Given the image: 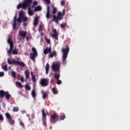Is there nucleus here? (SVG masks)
Listing matches in <instances>:
<instances>
[{
    "instance_id": "nucleus-1",
    "label": "nucleus",
    "mask_w": 130,
    "mask_h": 130,
    "mask_svg": "<svg viewBox=\"0 0 130 130\" xmlns=\"http://www.w3.org/2000/svg\"><path fill=\"white\" fill-rule=\"evenodd\" d=\"M22 20L26 22L28 20V18L25 16L23 11L21 10L19 12V18L17 19V16H15L14 18V22L12 24L13 29H15L17 25H19L20 23H22Z\"/></svg>"
},
{
    "instance_id": "nucleus-2",
    "label": "nucleus",
    "mask_w": 130,
    "mask_h": 130,
    "mask_svg": "<svg viewBox=\"0 0 130 130\" xmlns=\"http://www.w3.org/2000/svg\"><path fill=\"white\" fill-rule=\"evenodd\" d=\"M32 1L33 0H24L23 3L17 5V8L21 9V8H22V9H26L27 7H28V14L29 16H33L34 13H33V11L31 10V7H30Z\"/></svg>"
},
{
    "instance_id": "nucleus-3",
    "label": "nucleus",
    "mask_w": 130,
    "mask_h": 130,
    "mask_svg": "<svg viewBox=\"0 0 130 130\" xmlns=\"http://www.w3.org/2000/svg\"><path fill=\"white\" fill-rule=\"evenodd\" d=\"M8 43L10 44V49L7 51V53H8V55L9 56H11V54H17L18 53V49H15L13 50V48H14V43L12 41V40L10 39V38H9L7 40Z\"/></svg>"
},
{
    "instance_id": "nucleus-4",
    "label": "nucleus",
    "mask_w": 130,
    "mask_h": 130,
    "mask_svg": "<svg viewBox=\"0 0 130 130\" xmlns=\"http://www.w3.org/2000/svg\"><path fill=\"white\" fill-rule=\"evenodd\" d=\"M70 51V48L67 47V48H63L62 49V64H67V57H68V54Z\"/></svg>"
},
{
    "instance_id": "nucleus-5",
    "label": "nucleus",
    "mask_w": 130,
    "mask_h": 130,
    "mask_svg": "<svg viewBox=\"0 0 130 130\" xmlns=\"http://www.w3.org/2000/svg\"><path fill=\"white\" fill-rule=\"evenodd\" d=\"M64 13H65V11L64 10H63L62 12H58L57 16H55V15H53V21H55V22L57 23V24H58V21H60L61 20H62V19H63V16H64Z\"/></svg>"
},
{
    "instance_id": "nucleus-6",
    "label": "nucleus",
    "mask_w": 130,
    "mask_h": 130,
    "mask_svg": "<svg viewBox=\"0 0 130 130\" xmlns=\"http://www.w3.org/2000/svg\"><path fill=\"white\" fill-rule=\"evenodd\" d=\"M17 61L15 59H13L12 60L10 59H8L7 62L9 64H18V66H20L21 67H25V63L23 62L19 61V58H16Z\"/></svg>"
},
{
    "instance_id": "nucleus-7",
    "label": "nucleus",
    "mask_w": 130,
    "mask_h": 130,
    "mask_svg": "<svg viewBox=\"0 0 130 130\" xmlns=\"http://www.w3.org/2000/svg\"><path fill=\"white\" fill-rule=\"evenodd\" d=\"M52 70L57 73L59 72V70H60V63L58 62H54L52 64Z\"/></svg>"
},
{
    "instance_id": "nucleus-8",
    "label": "nucleus",
    "mask_w": 130,
    "mask_h": 130,
    "mask_svg": "<svg viewBox=\"0 0 130 130\" xmlns=\"http://www.w3.org/2000/svg\"><path fill=\"white\" fill-rule=\"evenodd\" d=\"M32 53H30V58L33 60V61H35L36 57L38 56V53L37 52V50L35 47H32L31 49Z\"/></svg>"
},
{
    "instance_id": "nucleus-9",
    "label": "nucleus",
    "mask_w": 130,
    "mask_h": 130,
    "mask_svg": "<svg viewBox=\"0 0 130 130\" xmlns=\"http://www.w3.org/2000/svg\"><path fill=\"white\" fill-rule=\"evenodd\" d=\"M42 113L43 116V124L46 125V114L45 113V111L44 109L42 110Z\"/></svg>"
},
{
    "instance_id": "nucleus-10",
    "label": "nucleus",
    "mask_w": 130,
    "mask_h": 130,
    "mask_svg": "<svg viewBox=\"0 0 130 130\" xmlns=\"http://www.w3.org/2000/svg\"><path fill=\"white\" fill-rule=\"evenodd\" d=\"M18 35L20 37H22L23 39H25V37L27 35V31L20 30L18 32Z\"/></svg>"
},
{
    "instance_id": "nucleus-11",
    "label": "nucleus",
    "mask_w": 130,
    "mask_h": 130,
    "mask_svg": "<svg viewBox=\"0 0 130 130\" xmlns=\"http://www.w3.org/2000/svg\"><path fill=\"white\" fill-rule=\"evenodd\" d=\"M52 34L51 35V36L53 39H55V40H58V38L57 37V32L56 31V30L53 29L52 31Z\"/></svg>"
},
{
    "instance_id": "nucleus-12",
    "label": "nucleus",
    "mask_w": 130,
    "mask_h": 130,
    "mask_svg": "<svg viewBox=\"0 0 130 130\" xmlns=\"http://www.w3.org/2000/svg\"><path fill=\"white\" fill-rule=\"evenodd\" d=\"M41 85L43 87H45L48 85V80L46 79H43L41 81Z\"/></svg>"
},
{
    "instance_id": "nucleus-13",
    "label": "nucleus",
    "mask_w": 130,
    "mask_h": 130,
    "mask_svg": "<svg viewBox=\"0 0 130 130\" xmlns=\"http://www.w3.org/2000/svg\"><path fill=\"white\" fill-rule=\"evenodd\" d=\"M58 117L56 114H54L53 115L51 116V122H54L57 120Z\"/></svg>"
},
{
    "instance_id": "nucleus-14",
    "label": "nucleus",
    "mask_w": 130,
    "mask_h": 130,
    "mask_svg": "<svg viewBox=\"0 0 130 130\" xmlns=\"http://www.w3.org/2000/svg\"><path fill=\"white\" fill-rule=\"evenodd\" d=\"M50 11V7L49 6H47V12L46 15L47 19H49L50 18V14H49V12Z\"/></svg>"
},
{
    "instance_id": "nucleus-15",
    "label": "nucleus",
    "mask_w": 130,
    "mask_h": 130,
    "mask_svg": "<svg viewBox=\"0 0 130 130\" xmlns=\"http://www.w3.org/2000/svg\"><path fill=\"white\" fill-rule=\"evenodd\" d=\"M48 52H51V48H46L44 50V54H47Z\"/></svg>"
},
{
    "instance_id": "nucleus-16",
    "label": "nucleus",
    "mask_w": 130,
    "mask_h": 130,
    "mask_svg": "<svg viewBox=\"0 0 130 130\" xmlns=\"http://www.w3.org/2000/svg\"><path fill=\"white\" fill-rule=\"evenodd\" d=\"M38 20H39V17L37 16H36L35 18L34 22L35 26L37 25V24H38Z\"/></svg>"
},
{
    "instance_id": "nucleus-17",
    "label": "nucleus",
    "mask_w": 130,
    "mask_h": 130,
    "mask_svg": "<svg viewBox=\"0 0 130 130\" xmlns=\"http://www.w3.org/2000/svg\"><path fill=\"white\" fill-rule=\"evenodd\" d=\"M5 96L7 100H9V99L11 98V94H10V93L8 91H6L5 92Z\"/></svg>"
},
{
    "instance_id": "nucleus-18",
    "label": "nucleus",
    "mask_w": 130,
    "mask_h": 130,
    "mask_svg": "<svg viewBox=\"0 0 130 130\" xmlns=\"http://www.w3.org/2000/svg\"><path fill=\"white\" fill-rule=\"evenodd\" d=\"M42 10V7H41V6H39L37 7H36L34 11L35 12H38V11H41Z\"/></svg>"
},
{
    "instance_id": "nucleus-19",
    "label": "nucleus",
    "mask_w": 130,
    "mask_h": 130,
    "mask_svg": "<svg viewBox=\"0 0 130 130\" xmlns=\"http://www.w3.org/2000/svg\"><path fill=\"white\" fill-rule=\"evenodd\" d=\"M5 115H6L8 120H10L11 119H13V117H12V116H11L10 115L9 113H7L5 114Z\"/></svg>"
},
{
    "instance_id": "nucleus-20",
    "label": "nucleus",
    "mask_w": 130,
    "mask_h": 130,
    "mask_svg": "<svg viewBox=\"0 0 130 130\" xmlns=\"http://www.w3.org/2000/svg\"><path fill=\"white\" fill-rule=\"evenodd\" d=\"M45 70L46 74V75H47V74H48V72H49V64H48V63L46 65Z\"/></svg>"
},
{
    "instance_id": "nucleus-21",
    "label": "nucleus",
    "mask_w": 130,
    "mask_h": 130,
    "mask_svg": "<svg viewBox=\"0 0 130 130\" xmlns=\"http://www.w3.org/2000/svg\"><path fill=\"white\" fill-rule=\"evenodd\" d=\"M31 95L34 99L36 98V91L34 89L31 91Z\"/></svg>"
},
{
    "instance_id": "nucleus-22",
    "label": "nucleus",
    "mask_w": 130,
    "mask_h": 130,
    "mask_svg": "<svg viewBox=\"0 0 130 130\" xmlns=\"http://www.w3.org/2000/svg\"><path fill=\"white\" fill-rule=\"evenodd\" d=\"M42 94L43 95V99H46L47 98V93L44 92V91H42Z\"/></svg>"
},
{
    "instance_id": "nucleus-23",
    "label": "nucleus",
    "mask_w": 130,
    "mask_h": 130,
    "mask_svg": "<svg viewBox=\"0 0 130 130\" xmlns=\"http://www.w3.org/2000/svg\"><path fill=\"white\" fill-rule=\"evenodd\" d=\"M31 76L32 82H34V83H35V82H36V79L35 78V75H34V74H33V72H31Z\"/></svg>"
},
{
    "instance_id": "nucleus-24",
    "label": "nucleus",
    "mask_w": 130,
    "mask_h": 130,
    "mask_svg": "<svg viewBox=\"0 0 130 130\" xmlns=\"http://www.w3.org/2000/svg\"><path fill=\"white\" fill-rule=\"evenodd\" d=\"M6 94V92L4 90H1L0 91V96L1 98H4L5 97V95Z\"/></svg>"
},
{
    "instance_id": "nucleus-25",
    "label": "nucleus",
    "mask_w": 130,
    "mask_h": 130,
    "mask_svg": "<svg viewBox=\"0 0 130 130\" xmlns=\"http://www.w3.org/2000/svg\"><path fill=\"white\" fill-rule=\"evenodd\" d=\"M16 85L17 87H19V88H23V85H22V83H21V82H16Z\"/></svg>"
},
{
    "instance_id": "nucleus-26",
    "label": "nucleus",
    "mask_w": 130,
    "mask_h": 130,
    "mask_svg": "<svg viewBox=\"0 0 130 130\" xmlns=\"http://www.w3.org/2000/svg\"><path fill=\"white\" fill-rule=\"evenodd\" d=\"M9 123H10L12 125H14L15 124V120H13V119H11L10 120H8Z\"/></svg>"
},
{
    "instance_id": "nucleus-27",
    "label": "nucleus",
    "mask_w": 130,
    "mask_h": 130,
    "mask_svg": "<svg viewBox=\"0 0 130 130\" xmlns=\"http://www.w3.org/2000/svg\"><path fill=\"white\" fill-rule=\"evenodd\" d=\"M60 77V74H57V73H55L54 74V78L55 79H56V80H58V79H59Z\"/></svg>"
},
{
    "instance_id": "nucleus-28",
    "label": "nucleus",
    "mask_w": 130,
    "mask_h": 130,
    "mask_svg": "<svg viewBox=\"0 0 130 130\" xmlns=\"http://www.w3.org/2000/svg\"><path fill=\"white\" fill-rule=\"evenodd\" d=\"M44 28V25L41 24V25H39V31H42V30H43Z\"/></svg>"
},
{
    "instance_id": "nucleus-29",
    "label": "nucleus",
    "mask_w": 130,
    "mask_h": 130,
    "mask_svg": "<svg viewBox=\"0 0 130 130\" xmlns=\"http://www.w3.org/2000/svg\"><path fill=\"white\" fill-rule=\"evenodd\" d=\"M18 121H19V124L21 125V126H24L25 125V124L24 122H23L21 119H18Z\"/></svg>"
},
{
    "instance_id": "nucleus-30",
    "label": "nucleus",
    "mask_w": 130,
    "mask_h": 130,
    "mask_svg": "<svg viewBox=\"0 0 130 130\" xmlns=\"http://www.w3.org/2000/svg\"><path fill=\"white\" fill-rule=\"evenodd\" d=\"M25 75L26 79H28L29 78V70H26L25 72Z\"/></svg>"
},
{
    "instance_id": "nucleus-31",
    "label": "nucleus",
    "mask_w": 130,
    "mask_h": 130,
    "mask_svg": "<svg viewBox=\"0 0 130 130\" xmlns=\"http://www.w3.org/2000/svg\"><path fill=\"white\" fill-rule=\"evenodd\" d=\"M54 55H56V53L55 52V51H54L53 52L51 53L50 54V57H53Z\"/></svg>"
},
{
    "instance_id": "nucleus-32",
    "label": "nucleus",
    "mask_w": 130,
    "mask_h": 130,
    "mask_svg": "<svg viewBox=\"0 0 130 130\" xmlns=\"http://www.w3.org/2000/svg\"><path fill=\"white\" fill-rule=\"evenodd\" d=\"M52 91L54 94H57V90L55 88H53Z\"/></svg>"
},
{
    "instance_id": "nucleus-33",
    "label": "nucleus",
    "mask_w": 130,
    "mask_h": 130,
    "mask_svg": "<svg viewBox=\"0 0 130 130\" xmlns=\"http://www.w3.org/2000/svg\"><path fill=\"white\" fill-rule=\"evenodd\" d=\"M11 75L13 78H16V72H15L14 71H11Z\"/></svg>"
},
{
    "instance_id": "nucleus-34",
    "label": "nucleus",
    "mask_w": 130,
    "mask_h": 130,
    "mask_svg": "<svg viewBox=\"0 0 130 130\" xmlns=\"http://www.w3.org/2000/svg\"><path fill=\"white\" fill-rule=\"evenodd\" d=\"M2 68L4 71H8V65L6 64L5 66H2Z\"/></svg>"
},
{
    "instance_id": "nucleus-35",
    "label": "nucleus",
    "mask_w": 130,
    "mask_h": 130,
    "mask_svg": "<svg viewBox=\"0 0 130 130\" xmlns=\"http://www.w3.org/2000/svg\"><path fill=\"white\" fill-rule=\"evenodd\" d=\"M60 27H61V28H62V29H64L65 27H67V24H66V23H62L60 25Z\"/></svg>"
},
{
    "instance_id": "nucleus-36",
    "label": "nucleus",
    "mask_w": 130,
    "mask_h": 130,
    "mask_svg": "<svg viewBox=\"0 0 130 130\" xmlns=\"http://www.w3.org/2000/svg\"><path fill=\"white\" fill-rule=\"evenodd\" d=\"M13 110L14 112L19 111V108H18V107H15L14 108H13Z\"/></svg>"
},
{
    "instance_id": "nucleus-37",
    "label": "nucleus",
    "mask_w": 130,
    "mask_h": 130,
    "mask_svg": "<svg viewBox=\"0 0 130 130\" xmlns=\"http://www.w3.org/2000/svg\"><path fill=\"white\" fill-rule=\"evenodd\" d=\"M25 89H26V90H28L29 91H30V90H31V87H30V86L29 85H26Z\"/></svg>"
},
{
    "instance_id": "nucleus-38",
    "label": "nucleus",
    "mask_w": 130,
    "mask_h": 130,
    "mask_svg": "<svg viewBox=\"0 0 130 130\" xmlns=\"http://www.w3.org/2000/svg\"><path fill=\"white\" fill-rule=\"evenodd\" d=\"M57 11V9L55 7H53L52 13L53 14H55L56 13V11Z\"/></svg>"
},
{
    "instance_id": "nucleus-39",
    "label": "nucleus",
    "mask_w": 130,
    "mask_h": 130,
    "mask_svg": "<svg viewBox=\"0 0 130 130\" xmlns=\"http://www.w3.org/2000/svg\"><path fill=\"white\" fill-rule=\"evenodd\" d=\"M37 5H38V2H37V1H35L33 3V5H32V8H34L35 6H37Z\"/></svg>"
},
{
    "instance_id": "nucleus-40",
    "label": "nucleus",
    "mask_w": 130,
    "mask_h": 130,
    "mask_svg": "<svg viewBox=\"0 0 130 130\" xmlns=\"http://www.w3.org/2000/svg\"><path fill=\"white\" fill-rule=\"evenodd\" d=\"M64 118H66V116H64V115H63L60 117V119H61V120H63Z\"/></svg>"
},
{
    "instance_id": "nucleus-41",
    "label": "nucleus",
    "mask_w": 130,
    "mask_h": 130,
    "mask_svg": "<svg viewBox=\"0 0 130 130\" xmlns=\"http://www.w3.org/2000/svg\"><path fill=\"white\" fill-rule=\"evenodd\" d=\"M45 40H46L47 43H48V44H50V39H48L46 38Z\"/></svg>"
},
{
    "instance_id": "nucleus-42",
    "label": "nucleus",
    "mask_w": 130,
    "mask_h": 130,
    "mask_svg": "<svg viewBox=\"0 0 130 130\" xmlns=\"http://www.w3.org/2000/svg\"><path fill=\"white\" fill-rule=\"evenodd\" d=\"M0 121H4V116L3 115H0Z\"/></svg>"
},
{
    "instance_id": "nucleus-43",
    "label": "nucleus",
    "mask_w": 130,
    "mask_h": 130,
    "mask_svg": "<svg viewBox=\"0 0 130 130\" xmlns=\"http://www.w3.org/2000/svg\"><path fill=\"white\" fill-rule=\"evenodd\" d=\"M21 82H22V83H24V77H21L19 78Z\"/></svg>"
},
{
    "instance_id": "nucleus-44",
    "label": "nucleus",
    "mask_w": 130,
    "mask_h": 130,
    "mask_svg": "<svg viewBox=\"0 0 130 130\" xmlns=\"http://www.w3.org/2000/svg\"><path fill=\"white\" fill-rule=\"evenodd\" d=\"M45 2H46L47 5H49L50 4V0H44Z\"/></svg>"
},
{
    "instance_id": "nucleus-45",
    "label": "nucleus",
    "mask_w": 130,
    "mask_h": 130,
    "mask_svg": "<svg viewBox=\"0 0 130 130\" xmlns=\"http://www.w3.org/2000/svg\"><path fill=\"white\" fill-rule=\"evenodd\" d=\"M5 76V73L4 72H0V77H4Z\"/></svg>"
},
{
    "instance_id": "nucleus-46",
    "label": "nucleus",
    "mask_w": 130,
    "mask_h": 130,
    "mask_svg": "<svg viewBox=\"0 0 130 130\" xmlns=\"http://www.w3.org/2000/svg\"><path fill=\"white\" fill-rule=\"evenodd\" d=\"M57 85H60L61 84V81L59 80H58L57 81Z\"/></svg>"
},
{
    "instance_id": "nucleus-47",
    "label": "nucleus",
    "mask_w": 130,
    "mask_h": 130,
    "mask_svg": "<svg viewBox=\"0 0 130 130\" xmlns=\"http://www.w3.org/2000/svg\"><path fill=\"white\" fill-rule=\"evenodd\" d=\"M64 4H66V2H65L64 1H62L61 2V6H64Z\"/></svg>"
},
{
    "instance_id": "nucleus-48",
    "label": "nucleus",
    "mask_w": 130,
    "mask_h": 130,
    "mask_svg": "<svg viewBox=\"0 0 130 130\" xmlns=\"http://www.w3.org/2000/svg\"><path fill=\"white\" fill-rule=\"evenodd\" d=\"M21 112H22V113H26V111L23 110Z\"/></svg>"
},
{
    "instance_id": "nucleus-49",
    "label": "nucleus",
    "mask_w": 130,
    "mask_h": 130,
    "mask_svg": "<svg viewBox=\"0 0 130 130\" xmlns=\"http://www.w3.org/2000/svg\"><path fill=\"white\" fill-rule=\"evenodd\" d=\"M26 116H27V117H30V115H29V114H26Z\"/></svg>"
},
{
    "instance_id": "nucleus-50",
    "label": "nucleus",
    "mask_w": 130,
    "mask_h": 130,
    "mask_svg": "<svg viewBox=\"0 0 130 130\" xmlns=\"http://www.w3.org/2000/svg\"><path fill=\"white\" fill-rule=\"evenodd\" d=\"M42 35H43V34H42Z\"/></svg>"
},
{
    "instance_id": "nucleus-51",
    "label": "nucleus",
    "mask_w": 130,
    "mask_h": 130,
    "mask_svg": "<svg viewBox=\"0 0 130 130\" xmlns=\"http://www.w3.org/2000/svg\"><path fill=\"white\" fill-rule=\"evenodd\" d=\"M29 120H30V118H29Z\"/></svg>"
}]
</instances>
